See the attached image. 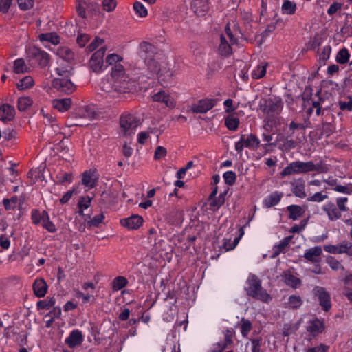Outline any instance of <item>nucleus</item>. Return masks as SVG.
Returning <instances> with one entry per match:
<instances>
[{
    "label": "nucleus",
    "mask_w": 352,
    "mask_h": 352,
    "mask_svg": "<svg viewBox=\"0 0 352 352\" xmlns=\"http://www.w3.org/2000/svg\"><path fill=\"white\" fill-rule=\"evenodd\" d=\"M139 56L144 63L148 78H154L161 72V63L155 47L149 43L142 42L140 45Z\"/></svg>",
    "instance_id": "1"
},
{
    "label": "nucleus",
    "mask_w": 352,
    "mask_h": 352,
    "mask_svg": "<svg viewBox=\"0 0 352 352\" xmlns=\"http://www.w3.org/2000/svg\"><path fill=\"white\" fill-rule=\"evenodd\" d=\"M246 283L248 286L245 289L249 296L264 302L272 300L270 295L262 287L261 280L256 275L250 274Z\"/></svg>",
    "instance_id": "2"
},
{
    "label": "nucleus",
    "mask_w": 352,
    "mask_h": 352,
    "mask_svg": "<svg viewBox=\"0 0 352 352\" xmlns=\"http://www.w3.org/2000/svg\"><path fill=\"white\" fill-rule=\"evenodd\" d=\"M237 40L234 36L229 24L225 28V32L219 36V45L218 47V52L223 56H228L232 52V45L236 43Z\"/></svg>",
    "instance_id": "3"
},
{
    "label": "nucleus",
    "mask_w": 352,
    "mask_h": 352,
    "mask_svg": "<svg viewBox=\"0 0 352 352\" xmlns=\"http://www.w3.org/2000/svg\"><path fill=\"white\" fill-rule=\"evenodd\" d=\"M28 54L31 64L38 65L41 68L45 67L50 62V55L38 47H30Z\"/></svg>",
    "instance_id": "4"
},
{
    "label": "nucleus",
    "mask_w": 352,
    "mask_h": 352,
    "mask_svg": "<svg viewBox=\"0 0 352 352\" xmlns=\"http://www.w3.org/2000/svg\"><path fill=\"white\" fill-rule=\"evenodd\" d=\"M309 172H311V161H296L284 168L280 173V175L285 177L291 175L305 174Z\"/></svg>",
    "instance_id": "5"
},
{
    "label": "nucleus",
    "mask_w": 352,
    "mask_h": 352,
    "mask_svg": "<svg viewBox=\"0 0 352 352\" xmlns=\"http://www.w3.org/2000/svg\"><path fill=\"white\" fill-rule=\"evenodd\" d=\"M140 124V119L132 114L122 115L120 119V128L124 135L133 133Z\"/></svg>",
    "instance_id": "6"
},
{
    "label": "nucleus",
    "mask_w": 352,
    "mask_h": 352,
    "mask_svg": "<svg viewBox=\"0 0 352 352\" xmlns=\"http://www.w3.org/2000/svg\"><path fill=\"white\" fill-rule=\"evenodd\" d=\"M283 102L280 99L272 100V99L265 100L261 103L260 109L268 116L278 115L283 109Z\"/></svg>",
    "instance_id": "7"
},
{
    "label": "nucleus",
    "mask_w": 352,
    "mask_h": 352,
    "mask_svg": "<svg viewBox=\"0 0 352 352\" xmlns=\"http://www.w3.org/2000/svg\"><path fill=\"white\" fill-rule=\"evenodd\" d=\"M52 87L56 91L65 94H70L76 89L70 78H56L52 81Z\"/></svg>",
    "instance_id": "8"
},
{
    "label": "nucleus",
    "mask_w": 352,
    "mask_h": 352,
    "mask_svg": "<svg viewBox=\"0 0 352 352\" xmlns=\"http://www.w3.org/2000/svg\"><path fill=\"white\" fill-rule=\"evenodd\" d=\"M106 51L107 47H102L92 54L89 61V66L94 72L100 73L103 70Z\"/></svg>",
    "instance_id": "9"
},
{
    "label": "nucleus",
    "mask_w": 352,
    "mask_h": 352,
    "mask_svg": "<svg viewBox=\"0 0 352 352\" xmlns=\"http://www.w3.org/2000/svg\"><path fill=\"white\" fill-rule=\"evenodd\" d=\"M113 88L118 93H129L136 90V83L129 76H126L119 80H116Z\"/></svg>",
    "instance_id": "10"
},
{
    "label": "nucleus",
    "mask_w": 352,
    "mask_h": 352,
    "mask_svg": "<svg viewBox=\"0 0 352 352\" xmlns=\"http://www.w3.org/2000/svg\"><path fill=\"white\" fill-rule=\"evenodd\" d=\"M313 292L317 297L322 310L328 311L331 307V296L329 293L322 287L316 286L314 288Z\"/></svg>",
    "instance_id": "11"
},
{
    "label": "nucleus",
    "mask_w": 352,
    "mask_h": 352,
    "mask_svg": "<svg viewBox=\"0 0 352 352\" xmlns=\"http://www.w3.org/2000/svg\"><path fill=\"white\" fill-rule=\"evenodd\" d=\"M217 102V99H202L191 105L190 110L195 113H206L216 105Z\"/></svg>",
    "instance_id": "12"
},
{
    "label": "nucleus",
    "mask_w": 352,
    "mask_h": 352,
    "mask_svg": "<svg viewBox=\"0 0 352 352\" xmlns=\"http://www.w3.org/2000/svg\"><path fill=\"white\" fill-rule=\"evenodd\" d=\"M324 250L331 254H346L352 256V243L347 241L344 243L338 245H325L323 247Z\"/></svg>",
    "instance_id": "13"
},
{
    "label": "nucleus",
    "mask_w": 352,
    "mask_h": 352,
    "mask_svg": "<svg viewBox=\"0 0 352 352\" xmlns=\"http://www.w3.org/2000/svg\"><path fill=\"white\" fill-rule=\"evenodd\" d=\"M153 102L163 103L166 107L173 109L175 107L173 98L166 91L160 90L152 96Z\"/></svg>",
    "instance_id": "14"
},
{
    "label": "nucleus",
    "mask_w": 352,
    "mask_h": 352,
    "mask_svg": "<svg viewBox=\"0 0 352 352\" xmlns=\"http://www.w3.org/2000/svg\"><path fill=\"white\" fill-rule=\"evenodd\" d=\"M322 248L320 246H315L306 250L303 256L307 261L312 263H319L322 260Z\"/></svg>",
    "instance_id": "15"
},
{
    "label": "nucleus",
    "mask_w": 352,
    "mask_h": 352,
    "mask_svg": "<svg viewBox=\"0 0 352 352\" xmlns=\"http://www.w3.org/2000/svg\"><path fill=\"white\" fill-rule=\"evenodd\" d=\"M324 99L319 98L317 101L312 102L313 108L316 109V114L318 116L324 117V120L333 118V115L329 111L327 107H324Z\"/></svg>",
    "instance_id": "16"
},
{
    "label": "nucleus",
    "mask_w": 352,
    "mask_h": 352,
    "mask_svg": "<svg viewBox=\"0 0 352 352\" xmlns=\"http://www.w3.org/2000/svg\"><path fill=\"white\" fill-rule=\"evenodd\" d=\"M143 223V219L139 215H132L131 217L120 220V223L123 227L129 230L138 229Z\"/></svg>",
    "instance_id": "17"
},
{
    "label": "nucleus",
    "mask_w": 352,
    "mask_h": 352,
    "mask_svg": "<svg viewBox=\"0 0 352 352\" xmlns=\"http://www.w3.org/2000/svg\"><path fill=\"white\" fill-rule=\"evenodd\" d=\"M282 280L289 287L296 289L302 285V280L295 276L293 273L289 271H284L281 274Z\"/></svg>",
    "instance_id": "18"
},
{
    "label": "nucleus",
    "mask_w": 352,
    "mask_h": 352,
    "mask_svg": "<svg viewBox=\"0 0 352 352\" xmlns=\"http://www.w3.org/2000/svg\"><path fill=\"white\" fill-rule=\"evenodd\" d=\"M191 8L197 16H204L209 10V0H192Z\"/></svg>",
    "instance_id": "19"
},
{
    "label": "nucleus",
    "mask_w": 352,
    "mask_h": 352,
    "mask_svg": "<svg viewBox=\"0 0 352 352\" xmlns=\"http://www.w3.org/2000/svg\"><path fill=\"white\" fill-rule=\"evenodd\" d=\"M83 341L82 332L78 329L73 330L65 339V343L70 348H74L81 344Z\"/></svg>",
    "instance_id": "20"
},
{
    "label": "nucleus",
    "mask_w": 352,
    "mask_h": 352,
    "mask_svg": "<svg viewBox=\"0 0 352 352\" xmlns=\"http://www.w3.org/2000/svg\"><path fill=\"white\" fill-rule=\"evenodd\" d=\"M15 110L8 104H4L0 107V120L8 122L14 118Z\"/></svg>",
    "instance_id": "21"
},
{
    "label": "nucleus",
    "mask_w": 352,
    "mask_h": 352,
    "mask_svg": "<svg viewBox=\"0 0 352 352\" xmlns=\"http://www.w3.org/2000/svg\"><path fill=\"white\" fill-rule=\"evenodd\" d=\"M32 287L34 294L38 298H42L46 294L48 286L45 280L41 278L34 280Z\"/></svg>",
    "instance_id": "22"
},
{
    "label": "nucleus",
    "mask_w": 352,
    "mask_h": 352,
    "mask_svg": "<svg viewBox=\"0 0 352 352\" xmlns=\"http://www.w3.org/2000/svg\"><path fill=\"white\" fill-rule=\"evenodd\" d=\"M323 210L326 212L331 221H336L341 217V211L331 202L327 203L323 206Z\"/></svg>",
    "instance_id": "23"
},
{
    "label": "nucleus",
    "mask_w": 352,
    "mask_h": 352,
    "mask_svg": "<svg viewBox=\"0 0 352 352\" xmlns=\"http://www.w3.org/2000/svg\"><path fill=\"white\" fill-rule=\"evenodd\" d=\"M292 190L294 195L299 198H305L307 194L305 190V181L302 179H299L295 182H292Z\"/></svg>",
    "instance_id": "24"
},
{
    "label": "nucleus",
    "mask_w": 352,
    "mask_h": 352,
    "mask_svg": "<svg viewBox=\"0 0 352 352\" xmlns=\"http://www.w3.org/2000/svg\"><path fill=\"white\" fill-rule=\"evenodd\" d=\"M53 107L60 112L67 111L72 104V100L70 98H63V99H54L52 101Z\"/></svg>",
    "instance_id": "25"
},
{
    "label": "nucleus",
    "mask_w": 352,
    "mask_h": 352,
    "mask_svg": "<svg viewBox=\"0 0 352 352\" xmlns=\"http://www.w3.org/2000/svg\"><path fill=\"white\" fill-rule=\"evenodd\" d=\"M243 142L245 143V147L250 149H256L260 144L258 138L254 134H250L245 138L243 135Z\"/></svg>",
    "instance_id": "26"
},
{
    "label": "nucleus",
    "mask_w": 352,
    "mask_h": 352,
    "mask_svg": "<svg viewBox=\"0 0 352 352\" xmlns=\"http://www.w3.org/2000/svg\"><path fill=\"white\" fill-rule=\"evenodd\" d=\"M324 329L323 323L318 319L314 320L309 322L307 330L314 334L321 333Z\"/></svg>",
    "instance_id": "27"
},
{
    "label": "nucleus",
    "mask_w": 352,
    "mask_h": 352,
    "mask_svg": "<svg viewBox=\"0 0 352 352\" xmlns=\"http://www.w3.org/2000/svg\"><path fill=\"white\" fill-rule=\"evenodd\" d=\"M282 194L274 192L268 196L264 201V204L267 208H270L277 205L281 199Z\"/></svg>",
    "instance_id": "28"
},
{
    "label": "nucleus",
    "mask_w": 352,
    "mask_h": 352,
    "mask_svg": "<svg viewBox=\"0 0 352 352\" xmlns=\"http://www.w3.org/2000/svg\"><path fill=\"white\" fill-rule=\"evenodd\" d=\"M292 238L293 236L285 237L277 245H275L273 249V257L278 255L281 252H283L287 247Z\"/></svg>",
    "instance_id": "29"
},
{
    "label": "nucleus",
    "mask_w": 352,
    "mask_h": 352,
    "mask_svg": "<svg viewBox=\"0 0 352 352\" xmlns=\"http://www.w3.org/2000/svg\"><path fill=\"white\" fill-rule=\"evenodd\" d=\"M41 113L44 118V123L45 124H50L51 128L54 130V133H56L59 130L58 125L56 123L55 117L52 116L51 114L48 113L44 112L43 110L41 111Z\"/></svg>",
    "instance_id": "30"
},
{
    "label": "nucleus",
    "mask_w": 352,
    "mask_h": 352,
    "mask_svg": "<svg viewBox=\"0 0 352 352\" xmlns=\"http://www.w3.org/2000/svg\"><path fill=\"white\" fill-rule=\"evenodd\" d=\"M296 4L289 0L284 1L281 6L282 12L284 14H294L296 12Z\"/></svg>",
    "instance_id": "31"
},
{
    "label": "nucleus",
    "mask_w": 352,
    "mask_h": 352,
    "mask_svg": "<svg viewBox=\"0 0 352 352\" xmlns=\"http://www.w3.org/2000/svg\"><path fill=\"white\" fill-rule=\"evenodd\" d=\"M57 54L63 60L69 62L74 59V52L67 47H61L58 48Z\"/></svg>",
    "instance_id": "32"
},
{
    "label": "nucleus",
    "mask_w": 352,
    "mask_h": 352,
    "mask_svg": "<svg viewBox=\"0 0 352 352\" xmlns=\"http://www.w3.org/2000/svg\"><path fill=\"white\" fill-rule=\"evenodd\" d=\"M111 76L116 80H119L120 78H122L126 76L125 69L121 64H116L111 70Z\"/></svg>",
    "instance_id": "33"
},
{
    "label": "nucleus",
    "mask_w": 352,
    "mask_h": 352,
    "mask_svg": "<svg viewBox=\"0 0 352 352\" xmlns=\"http://www.w3.org/2000/svg\"><path fill=\"white\" fill-rule=\"evenodd\" d=\"M239 124V119L233 116H229L225 119V125L230 131H236Z\"/></svg>",
    "instance_id": "34"
},
{
    "label": "nucleus",
    "mask_w": 352,
    "mask_h": 352,
    "mask_svg": "<svg viewBox=\"0 0 352 352\" xmlns=\"http://www.w3.org/2000/svg\"><path fill=\"white\" fill-rule=\"evenodd\" d=\"M289 212V217L293 220H296L302 215V208L297 205H292L287 207Z\"/></svg>",
    "instance_id": "35"
},
{
    "label": "nucleus",
    "mask_w": 352,
    "mask_h": 352,
    "mask_svg": "<svg viewBox=\"0 0 352 352\" xmlns=\"http://www.w3.org/2000/svg\"><path fill=\"white\" fill-rule=\"evenodd\" d=\"M40 41H45L56 45L60 42V37L54 32L41 34L39 35Z\"/></svg>",
    "instance_id": "36"
},
{
    "label": "nucleus",
    "mask_w": 352,
    "mask_h": 352,
    "mask_svg": "<svg viewBox=\"0 0 352 352\" xmlns=\"http://www.w3.org/2000/svg\"><path fill=\"white\" fill-rule=\"evenodd\" d=\"M128 283L127 279L124 276H117L116 277L111 285L112 289L114 291H118L124 288Z\"/></svg>",
    "instance_id": "37"
},
{
    "label": "nucleus",
    "mask_w": 352,
    "mask_h": 352,
    "mask_svg": "<svg viewBox=\"0 0 352 352\" xmlns=\"http://www.w3.org/2000/svg\"><path fill=\"white\" fill-rule=\"evenodd\" d=\"M267 64L262 63L252 71V77L254 79H259L263 78L266 74V67Z\"/></svg>",
    "instance_id": "38"
},
{
    "label": "nucleus",
    "mask_w": 352,
    "mask_h": 352,
    "mask_svg": "<svg viewBox=\"0 0 352 352\" xmlns=\"http://www.w3.org/2000/svg\"><path fill=\"white\" fill-rule=\"evenodd\" d=\"M333 119L329 118L328 119L322 120V133L327 137H329L333 131V126L331 124Z\"/></svg>",
    "instance_id": "39"
},
{
    "label": "nucleus",
    "mask_w": 352,
    "mask_h": 352,
    "mask_svg": "<svg viewBox=\"0 0 352 352\" xmlns=\"http://www.w3.org/2000/svg\"><path fill=\"white\" fill-rule=\"evenodd\" d=\"M157 76L161 80L167 82L171 79L173 72L169 67L161 65V72Z\"/></svg>",
    "instance_id": "40"
},
{
    "label": "nucleus",
    "mask_w": 352,
    "mask_h": 352,
    "mask_svg": "<svg viewBox=\"0 0 352 352\" xmlns=\"http://www.w3.org/2000/svg\"><path fill=\"white\" fill-rule=\"evenodd\" d=\"M45 214H48V213L45 210H43L41 212L37 210H32V220L33 223H34L35 225H38L41 223H43V221L45 219Z\"/></svg>",
    "instance_id": "41"
},
{
    "label": "nucleus",
    "mask_w": 352,
    "mask_h": 352,
    "mask_svg": "<svg viewBox=\"0 0 352 352\" xmlns=\"http://www.w3.org/2000/svg\"><path fill=\"white\" fill-rule=\"evenodd\" d=\"M32 100L28 96L21 97L18 99V109L21 111H24L32 104Z\"/></svg>",
    "instance_id": "42"
},
{
    "label": "nucleus",
    "mask_w": 352,
    "mask_h": 352,
    "mask_svg": "<svg viewBox=\"0 0 352 352\" xmlns=\"http://www.w3.org/2000/svg\"><path fill=\"white\" fill-rule=\"evenodd\" d=\"M58 78H70L73 75V68L71 66L59 67L56 69Z\"/></svg>",
    "instance_id": "43"
},
{
    "label": "nucleus",
    "mask_w": 352,
    "mask_h": 352,
    "mask_svg": "<svg viewBox=\"0 0 352 352\" xmlns=\"http://www.w3.org/2000/svg\"><path fill=\"white\" fill-rule=\"evenodd\" d=\"M55 303L56 300L54 298H50L38 301L36 306L38 309H50Z\"/></svg>",
    "instance_id": "44"
},
{
    "label": "nucleus",
    "mask_w": 352,
    "mask_h": 352,
    "mask_svg": "<svg viewBox=\"0 0 352 352\" xmlns=\"http://www.w3.org/2000/svg\"><path fill=\"white\" fill-rule=\"evenodd\" d=\"M19 201L17 196H13L10 199H4L3 205L6 210H14Z\"/></svg>",
    "instance_id": "45"
},
{
    "label": "nucleus",
    "mask_w": 352,
    "mask_h": 352,
    "mask_svg": "<svg viewBox=\"0 0 352 352\" xmlns=\"http://www.w3.org/2000/svg\"><path fill=\"white\" fill-rule=\"evenodd\" d=\"M329 170V166L324 164L322 161L317 164H314L311 161V172L316 171L320 173H325Z\"/></svg>",
    "instance_id": "46"
},
{
    "label": "nucleus",
    "mask_w": 352,
    "mask_h": 352,
    "mask_svg": "<svg viewBox=\"0 0 352 352\" xmlns=\"http://www.w3.org/2000/svg\"><path fill=\"white\" fill-rule=\"evenodd\" d=\"M28 70V66L22 58H19L14 61V72L16 74L25 73Z\"/></svg>",
    "instance_id": "47"
},
{
    "label": "nucleus",
    "mask_w": 352,
    "mask_h": 352,
    "mask_svg": "<svg viewBox=\"0 0 352 352\" xmlns=\"http://www.w3.org/2000/svg\"><path fill=\"white\" fill-rule=\"evenodd\" d=\"M34 85V80L31 76H25L21 79L16 85L20 90H24L31 87Z\"/></svg>",
    "instance_id": "48"
},
{
    "label": "nucleus",
    "mask_w": 352,
    "mask_h": 352,
    "mask_svg": "<svg viewBox=\"0 0 352 352\" xmlns=\"http://www.w3.org/2000/svg\"><path fill=\"white\" fill-rule=\"evenodd\" d=\"M349 53L346 48L341 49L336 55V61L340 64H344L349 61Z\"/></svg>",
    "instance_id": "49"
},
{
    "label": "nucleus",
    "mask_w": 352,
    "mask_h": 352,
    "mask_svg": "<svg viewBox=\"0 0 352 352\" xmlns=\"http://www.w3.org/2000/svg\"><path fill=\"white\" fill-rule=\"evenodd\" d=\"M287 304L289 308L298 309L302 305V300L299 296L292 295L289 297Z\"/></svg>",
    "instance_id": "50"
},
{
    "label": "nucleus",
    "mask_w": 352,
    "mask_h": 352,
    "mask_svg": "<svg viewBox=\"0 0 352 352\" xmlns=\"http://www.w3.org/2000/svg\"><path fill=\"white\" fill-rule=\"evenodd\" d=\"M163 352H180L179 344L173 340H167Z\"/></svg>",
    "instance_id": "51"
},
{
    "label": "nucleus",
    "mask_w": 352,
    "mask_h": 352,
    "mask_svg": "<svg viewBox=\"0 0 352 352\" xmlns=\"http://www.w3.org/2000/svg\"><path fill=\"white\" fill-rule=\"evenodd\" d=\"M241 236L235 238L233 241L231 239H223L222 247L226 251L233 250L239 243Z\"/></svg>",
    "instance_id": "52"
},
{
    "label": "nucleus",
    "mask_w": 352,
    "mask_h": 352,
    "mask_svg": "<svg viewBox=\"0 0 352 352\" xmlns=\"http://www.w3.org/2000/svg\"><path fill=\"white\" fill-rule=\"evenodd\" d=\"M241 334L243 337H247L249 332L252 329V323L249 320L245 319L244 318H243L241 319Z\"/></svg>",
    "instance_id": "53"
},
{
    "label": "nucleus",
    "mask_w": 352,
    "mask_h": 352,
    "mask_svg": "<svg viewBox=\"0 0 352 352\" xmlns=\"http://www.w3.org/2000/svg\"><path fill=\"white\" fill-rule=\"evenodd\" d=\"M133 9L136 14L138 15L140 17H144L148 14L146 8L141 2H135L133 4Z\"/></svg>",
    "instance_id": "54"
},
{
    "label": "nucleus",
    "mask_w": 352,
    "mask_h": 352,
    "mask_svg": "<svg viewBox=\"0 0 352 352\" xmlns=\"http://www.w3.org/2000/svg\"><path fill=\"white\" fill-rule=\"evenodd\" d=\"M332 190L336 191L338 192L346 194V195H351L352 194V184L349 183L345 186L337 185L335 187L332 188Z\"/></svg>",
    "instance_id": "55"
},
{
    "label": "nucleus",
    "mask_w": 352,
    "mask_h": 352,
    "mask_svg": "<svg viewBox=\"0 0 352 352\" xmlns=\"http://www.w3.org/2000/svg\"><path fill=\"white\" fill-rule=\"evenodd\" d=\"M327 262L330 267L333 270H344V267L341 264V263L332 256L328 257Z\"/></svg>",
    "instance_id": "56"
},
{
    "label": "nucleus",
    "mask_w": 352,
    "mask_h": 352,
    "mask_svg": "<svg viewBox=\"0 0 352 352\" xmlns=\"http://www.w3.org/2000/svg\"><path fill=\"white\" fill-rule=\"evenodd\" d=\"M223 177L225 183L229 186H232L235 183L236 179V174L233 171H227L224 173Z\"/></svg>",
    "instance_id": "57"
},
{
    "label": "nucleus",
    "mask_w": 352,
    "mask_h": 352,
    "mask_svg": "<svg viewBox=\"0 0 352 352\" xmlns=\"http://www.w3.org/2000/svg\"><path fill=\"white\" fill-rule=\"evenodd\" d=\"M91 200L92 197L88 195L80 197L78 202V208L87 209L91 205Z\"/></svg>",
    "instance_id": "58"
},
{
    "label": "nucleus",
    "mask_w": 352,
    "mask_h": 352,
    "mask_svg": "<svg viewBox=\"0 0 352 352\" xmlns=\"http://www.w3.org/2000/svg\"><path fill=\"white\" fill-rule=\"evenodd\" d=\"M122 60V57L117 54H111L106 57V63L109 65L120 64V62Z\"/></svg>",
    "instance_id": "59"
},
{
    "label": "nucleus",
    "mask_w": 352,
    "mask_h": 352,
    "mask_svg": "<svg viewBox=\"0 0 352 352\" xmlns=\"http://www.w3.org/2000/svg\"><path fill=\"white\" fill-rule=\"evenodd\" d=\"M331 52V47L329 45H327L322 48L321 53L319 55V60L323 64L329 58L330 54Z\"/></svg>",
    "instance_id": "60"
},
{
    "label": "nucleus",
    "mask_w": 352,
    "mask_h": 352,
    "mask_svg": "<svg viewBox=\"0 0 352 352\" xmlns=\"http://www.w3.org/2000/svg\"><path fill=\"white\" fill-rule=\"evenodd\" d=\"M338 105L342 111H352V98L349 96L346 100H340Z\"/></svg>",
    "instance_id": "61"
},
{
    "label": "nucleus",
    "mask_w": 352,
    "mask_h": 352,
    "mask_svg": "<svg viewBox=\"0 0 352 352\" xmlns=\"http://www.w3.org/2000/svg\"><path fill=\"white\" fill-rule=\"evenodd\" d=\"M45 219L43 221V227L45 228L48 232L51 233H54L56 232V229L54 224L50 220V217L48 214H45Z\"/></svg>",
    "instance_id": "62"
},
{
    "label": "nucleus",
    "mask_w": 352,
    "mask_h": 352,
    "mask_svg": "<svg viewBox=\"0 0 352 352\" xmlns=\"http://www.w3.org/2000/svg\"><path fill=\"white\" fill-rule=\"evenodd\" d=\"M104 42V41L102 38L96 36L94 40L88 45L87 50L88 52H93L98 47L102 45Z\"/></svg>",
    "instance_id": "63"
},
{
    "label": "nucleus",
    "mask_w": 352,
    "mask_h": 352,
    "mask_svg": "<svg viewBox=\"0 0 352 352\" xmlns=\"http://www.w3.org/2000/svg\"><path fill=\"white\" fill-rule=\"evenodd\" d=\"M104 219V214L102 213L100 214L95 216L93 219H91L87 221V225L89 227H98Z\"/></svg>",
    "instance_id": "64"
}]
</instances>
